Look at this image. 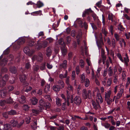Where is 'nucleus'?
<instances>
[{
	"label": "nucleus",
	"instance_id": "obj_1",
	"mask_svg": "<svg viewBox=\"0 0 130 130\" xmlns=\"http://www.w3.org/2000/svg\"><path fill=\"white\" fill-rule=\"evenodd\" d=\"M48 42L46 41H44L43 42L42 44L40 43V41H38L36 44L35 45V48L37 50H40L42 47L44 48L46 47L47 45Z\"/></svg>",
	"mask_w": 130,
	"mask_h": 130
},
{
	"label": "nucleus",
	"instance_id": "obj_2",
	"mask_svg": "<svg viewBox=\"0 0 130 130\" xmlns=\"http://www.w3.org/2000/svg\"><path fill=\"white\" fill-rule=\"evenodd\" d=\"M82 94L83 97L85 99L87 98L90 99L91 98L92 92L90 90L87 91L86 89H84L83 90Z\"/></svg>",
	"mask_w": 130,
	"mask_h": 130
},
{
	"label": "nucleus",
	"instance_id": "obj_3",
	"mask_svg": "<svg viewBox=\"0 0 130 130\" xmlns=\"http://www.w3.org/2000/svg\"><path fill=\"white\" fill-rule=\"evenodd\" d=\"M43 59V55L41 53H38V56H34L32 58L33 61L36 60L37 61L41 62Z\"/></svg>",
	"mask_w": 130,
	"mask_h": 130
},
{
	"label": "nucleus",
	"instance_id": "obj_4",
	"mask_svg": "<svg viewBox=\"0 0 130 130\" xmlns=\"http://www.w3.org/2000/svg\"><path fill=\"white\" fill-rule=\"evenodd\" d=\"M23 51L24 53L29 56H31L33 53V51L30 50L28 47H25L23 49Z\"/></svg>",
	"mask_w": 130,
	"mask_h": 130
},
{
	"label": "nucleus",
	"instance_id": "obj_5",
	"mask_svg": "<svg viewBox=\"0 0 130 130\" xmlns=\"http://www.w3.org/2000/svg\"><path fill=\"white\" fill-rule=\"evenodd\" d=\"M59 66L60 69H66L67 68V61L66 60H64L62 63L59 65Z\"/></svg>",
	"mask_w": 130,
	"mask_h": 130
},
{
	"label": "nucleus",
	"instance_id": "obj_6",
	"mask_svg": "<svg viewBox=\"0 0 130 130\" xmlns=\"http://www.w3.org/2000/svg\"><path fill=\"white\" fill-rule=\"evenodd\" d=\"M64 45L61 47V50L62 56H64L67 54V50L66 48L65 45L63 42Z\"/></svg>",
	"mask_w": 130,
	"mask_h": 130
},
{
	"label": "nucleus",
	"instance_id": "obj_7",
	"mask_svg": "<svg viewBox=\"0 0 130 130\" xmlns=\"http://www.w3.org/2000/svg\"><path fill=\"white\" fill-rule=\"evenodd\" d=\"M74 102L76 105H79L81 102L80 98L78 96H76L74 99Z\"/></svg>",
	"mask_w": 130,
	"mask_h": 130
},
{
	"label": "nucleus",
	"instance_id": "obj_8",
	"mask_svg": "<svg viewBox=\"0 0 130 130\" xmlns=\"http://www.w3.org/2000/svg\"><path fill=\"white\" fill-rule=\"evenodd\" d=\"M123 89L121 88V89L117 93L116 97L115 99V102L118 101V99H120L122 96L123 92Z\"/></svg>",
	"mask_w": 130,
	"mask_h": 130
},
{
	"label": "nucleus",
	"instance_id": "obj_9",
	"mask_svg": "<svg viewBox=\"0 0 130 130\" xmlns=\"http://www.w3.org/2000/svg\"><path fill=\"white\" fill-rule=\"evenodd\" d=\"M99 103L96 102L95 101H92V104L93 108L96 110L100 108Z\"/></svg>",
	"mask_w": 130,
	"mask_h": 130
},
{
	"label": "nucleus",
	"instance_id": "obj_10",
	"mask_svg": "<svg viewBox=\"0 0 130 130\" xmlns=\"http://www.w3.org/2000/svg\"><path fill=\"white\" fill-rule=\"evenodd\" d=\"M96 101L99 102L101 103L103 102V99L100 93H97L96 95Z\"/></svg>",
	"mask_w": 130,
	"mask_h": 130
},
{
	"label": "nucleus",
	"instance_id": "obj_11",
	"mask_svg": "<svg viewBox=\"0 0 130 130\" xmlns=\"http://www.w3.org/2000/svg\"><path fill=\"white\" fill-rule=\"evenodd\" d=\"M30 101L31 103L33 105L36 104L38 102V100L35 97H32L30 99Z\"/></svg>",
	"mask_w": 130,
	"mask_h": 130
},
{
	"label": "nucleus",
	"instance_id": "obj_12",
	"mask_svg": "<svg viewBox=\"0 0 130 130\" xmlns=\"http://www.w3.org/2000/svg\"><path fill=\"white\" fill-rule=\"evenodd\" d=\"M92 11L90 8L86 10L83 12L82 16L83 17H85L87 14H89V13L92 12Z\"/></svg>",
	"mask_w": 130,
	"mask_h": 130
},
{
	"label": "nucleus",
	"instance_id": "obj_13",
	"mask_svg": "<svg viewBox=\"0 0 130 130\" xmlns=\"http://www.w3.org/2000/svg\"><path fill=\"white\" fill-rule=\"evenodd\" d=\"M52 53V47L49 46L47 47L46 50V55L47 57H50Z\"/></svg>",
	"mask_w": 130,
	"mask_h": 130
},
{
	"label": "nucleus",
	"instance_id": "obj_14",
	"mask_svg": "<svg viewBox=\"0 0 130 130\" xmlns=\"http://www.w3.org/2000/svg\"><path fill=\"white\" fill-rule=\"evenodd\" d=\"M57 84L58 86L61 89L63 88L64 87V83L62 80H59L57 82Z\"/></svg>",
	"mask_w": 130,
	"mask_h": 130
},
{
	"label": "nucleus",
	"instance_id": "obj_15",
	"mask_svg": "<svg viewBox=\"0 0 130 130\" xmlns=\"http://www.w3.org/2000/svg\"><path fill=\"white\" fill-rule=\"evenodd\" d=\"M61 88L57 85H54L52 87V89L54 91L57 92L60 91Z\"/></svg>",
	"mask_w": 130,
	"mask_h": 130
},
{
	"label": "nucleus",
	"instance_id": "obj_16",
	"mask_svg": "<svg viewBox=\"0 0 130 130\" xmlns=\"http://www.w3.org/2000/svg\"><path fill=\"white\" fill-rule=\"evenodd\" d=\"M4 130H11V128L10 124H6L3 125Z\"/></svg>",
	"mask_w": 130,
	"mask_h": 130
},
{
	"label": "nucleus",
	"instance_id": "obj_17",
	"mask_svg": "<svg viewBox=\"0 0 130 130\" xmlns=\"http://www.w3.org/2000/svg\"><path fill=\"white\" fill-rule=\"evenodd\" d=\"M26 78V75L24 74H23L20 76V79L21 82L24 83L25 82V80Z\"/></svg>",
	"mask_w": 130,
	"mask_h": 130
},
{
	"label": "nucleus",
	"instance_id": "obj_18",
	"mask_svg": "<svg viewBox=\"0 0 130 130\" xmlns=\"http://www.w3.org/2000/svg\"><path fill=\"white\" fill-rule=\"evenodd\" d=\"M111 93V91L110 90H109L107 92H105L104 96L105 99L110 98Z\"/></svg>",
	"mask_w": 130,
	"mask_h": 130
},
{
	"label": "nucleus",
	"instance_id": "obj_19",
	"mask_svg": "<svg viewBox=\"0 0 130 130\" xmlns=\"http://www.w3.org/2000/svg\"><path fill=\"white\" fill-rule=\"evenodd\" d=\"M11 125L13 127L17 126L18 121L15 120H12L10 122Z\"/></svg>",
	"mask_w": 130,
	"mask_h": 130
},
{
	"label": "nucleus",
	"instance_id": "obj_20",
	"mask_svg": "<svg viewBox=\"0 0 130 130\" xmlns=\"http://www.w3.org/2000/svg\"><path fill=\"white\" fill-rule=\"evenodd\" d=\"M26 98L25 96L22 95L20 98L19 99V102L23 104L26 102Z\"/></svg>",
	"mask_w": 130,
	"mask_h": 130
},
{
	"label": "nucleus",
	"instance_id": "obj_21",
	"mask_svg": "<svg viewBox=\"0 0 130 130\" xmlns=\"http://www.w3.org/2000/svg\"><path fill=\"white\" fill-rule=\"evenodd\" d=\"M6 90L4 88L1 90V96L2 98H4L5 97L6 95Z\"/></svg>",
	"mask_w": 130,
	"mask_h": 130
},
{
	"label": "nucleus",
	"instance_id": "obj_22",
	"mask_svg": "<svg viewBox=\"0 0 130 130\" xmlns=\"http://www.w3.org/2000/svg\"><path fill=\"white\" fill-rule=\"evenodd\" d=\"M31 111L32 112L31 114V115L36 116L39 113V111L36 109H32Z\"/></svg>",
	"mask_w": 130,
	"mask_h": 130
},
{
	"label": "nucleus",
	"instance_id": "obj_23",
	"mask_svg": "<svg viewBox=\"0 0 130 130\" xmlns=\"http://www.w3.org/2000/svg\"><path fill=\"white\" fill-rule=\"evenodd\" d=\"M67 99H66V101L65 100V102H66V103H67V105L69 106L70 105V97L69 95L68 94V91H67Z\"/></svg>",
	"mask_w": 130,
	"mask_h": 130
},
{
	"label": "nucleus",
	"instance_id": "obj_24",
	"mask_svg": "<svg viewBox=\"0 0 130 130\" xmlns=\"http://www.w3.org/2000/svg\"><path fill=\"white\" fill-rule=\"evenodd\" d=\"M56 104L58 106H60L61 105V100L58 97L56 99Z\"/></svg>",
	"mask_w": 130,
	"mask_h": 130
},
{
	"label": "nucleus",
	"instance_id": "obj_25",
	"mask_svg": "<svg viewBox=\"0 0 130 130\" xmlns=\"http://www.w3.org/2000/svg\"><path fill=\"white\" fill-rule=\"evenodd\" d=\"M50 84L46 85L45 86V88L44 89V92L46 93L50 91Z\"/></svg>",
	"mask_w": 130,
	"mask_h": 130
},
{
	"label": "nucleus",
	"instance_id": "obj_26",
	"mask_svg": "<svg viewBox=\"0 0 130 130\" xmlns=\"http://www.w3.org/2000/svg\"><path fill=\"white\" fill-rule=\"evenodd\" d=\"M67 90L69 91H73V87L72 85L70 84L67 85Z\"/></svg>",
	"mask_w": 130,
	"mask_h": 130
},
{
	"label": "nucleus",
	"instance_id": "obj_27",
	"mask_svg": "<svg viewBox=\"0 0 130 130\" xmlns=\"http://www.w3.org/2000/svg\"><path fill=\"white\" fill-rule=\"evenodd\" d=\"M108 74L109 77L112 76L113 75V71L111 67H109L108 70Z\"/></svg>",
	"mask_w": 130,
	"mask_h": 130
},
{
	"label": "nucleus",
	"instance_id": "obj_28",
	"mask_svg": "<svg viewBox=\"0 0 130 130\" xmlns=\"http://www.w3.org/2000/svg\"><path fill=\"white\" fill-rule=\"evenodd\" d=\"M68 75V71L67 70L65 71V73L64 75L63 74H61L59 75V77L61 79H63L64 78H66L67 77Z\"/></svg>",
	"mask_w": 130,
	"mask_h": 130
},
{
	"label": "nucleus",
	"instance_id": "obj_29",
	"mask_svg": "<svg viewBox=\"0 0 130 130\" xmlns=\"http://www.w3.org/2000/svg\"><path fill=\"white\" fill-rule=\"evenodd\" d=\"M119 41V43L120 44V46L122 47L123 46V43L124 47L126 46V43L125 42L123 38H121Z\"/></svg>",
	"mask_w": 130,
	"mask_h": 130
},
{
	"label": "nucleus",
	"instance_id": "obj_30",
	"mask_svg": "<svg viewBox=\"0 0 130 130\" xmlns=\"http://www.w3.org/2000/svg\"><path fill=\"white\" fill-rule=\"evenodd\" d=\"M85 79V75L84 73H83L81 75L80 78V83H84Z\"/></svg>",
	"mask_w": 130,
	"mask_h": 130
},
{
	"label": "nucleus",
	"instance_id": "obj_31",
	"mask_svg": "<svg viewBox=\"0 0 130 130\" xmlns=\"http://www.w3.org/2000/svg\"><path fill=\"white\" fill-rule=\"evenodd\" d=\"M85 83V86L86 87H88L89 86L90 81L89 79L87 78H86L85 79V80L84 82Z\"/></svg>",
	"mask_w": 130,
	"mask_h": 130
},
{
	"label": "nucleus",
	"instance_id": "obj_32",
	"mask_svg": "<svg viewBox=\"0 0 130 130\" xmlns=\"http://www.w3.org/2000/svg\"><path fill=\"white\" fill-rule=\"evenodd\" d=\"M10 72L12 73L15 74L17 72V70L15 67H11L10 69Z\"/></svg>",
	"mask_w": 130,
	"mask_h": 130
},
{
	"label": "nucleus",
	"instance_id": "obj_33",
	"mask_svg": "<svg viewBox=\"0 0 130 130\" xmlns=\"http://www.w3.org/2000/svg\"><path fill=\"white\" fill-rule=\"evenodd\" d=\"M6 103L8 104H12L14 102V101L12 99H11V97H9V98L6 100Z\"/></svg>",
	"mask_w": 130,
	"mask_h": 130
},
{
	"label": "nucleus",
	"instance_id": "obj_34",
	"mask_svg": "<svg viewBox=\"0 0 130 130\" xmlns=\"http://www.w3.org/2000/svg\"><path fill=\"white\" fill-rule=\"evenodd\" d=\"M25 41V39L24 38H19L18 40V44H20L23 43Z\"/></svg>",
	"mask_w": 130,
	"mask_h": 130
},
{
	"label": "nucleus",
	"instance_id": "obj_35",
	"mask_svg": "<svg viewBox=\"0 0 130 130\" xmlns=\"http://www.w3.org/2000/svg\"><path fill=\"white\" fill-rule=\"evenodd\" d=\"M97 45L99 48H101L102 45H103V43L102 40H100L99 41H98L97 42Z\"/></svg>",
	"mask_w": 130,
	"mask_h": 130
},
{
	"label": "nucleus",
	"instance_id": "obj_36",
	"mask_svg": "<svg viewBox=\"0 0 130 130\" xmlns=\"http://www.w3.org/2000/svg\"><path fill=\"white\" fill-rule=\"evenodd\" d=\"M112 83V79L111 78H109L108 79V81L107 82L106 86L109 87L110 86Z\"/></svg>",
	"mask_w": 130,
	"mask_h": 130
},
{
	"label": "nucleus",
	"instance_id": "obj_37",
	"mask_svg": "<svg viewBox=\"0 0 130 130\" xmlns=\"http://www.w3.org/2000/svg\"><path fill=\"white\" fill-rule=\"evenodd\" d=\"M8 113L10 115H14L17 114V112L15 110H12L8 111Z\"/></svg>",
	"mask_w": 130,
	"mask_h": 130
},
{
	"label": "nucleus",
	"instance_id": "obj_38",
	"mask_svg": "<svg viewBox=\"0 0 130 130\" xmlns=\"http://www.w3.org/2000/svg\"><path fill=\"white\" fill-rule=\"evenodd\" d=\"M124 29L123 26L120 24H119L118 26V31H119L120 32L123 31Z\"/></svg>",
	"mask_w": 130,
	"mask_h": 130
},
{
	"label": "nucleus",
	"instance_id": "obj_39",
	"mask_svg": "<svg viewBox=\"0 0 130 130\" xmlns=\"http://www.w3.org/2000/svg\"><path fill=\"white\" fill-rule=\"evenodd\" d=\"M105 100L108 105H110L112 102V99L110 98L105 99Z\"/></svg>",
	"mask_w": 130,
	"mask_h": 130
},
{
	"label": "nucleus",
	"instance_id": "obj_40",
	"mask_svg": "<svg viewBox=\"0 0 130 130\" xmlns=\"http://www.w3.org/2000/svg\"><path fill=\"white\" fill-rule=\"evenodd\" d=\"M102 31L103 34L105 36L106 35L107 32V29L106 27L105 26L103 27L102 29Z\"/></svg>",
	"mask_w": 130,
	"mask_h": 130
},
{
	"label": "nucleus",
	"instance_id": "obj_41",
	"mask_svg": "<svg viewBox=\"0 0 130 130\" xmlns=\"http://www.w3.org/2000/svg\"><path fill=\"white\" fill-rule=\"evenodd\" d=\"M126 57L124 58V61L125 63L128 62H129V59L128 57V55L127 53H126L125 54Z\"/></svg>",
	"mask_w": 130,
	"mask_h": 130
},
{
	"label": "nucleus",
	"instance_id": "obj_42",
	"mask_svg": "<svg viewBox=\"0 0 130 130\" xmlns=\"http://www.w3.org/2000/svg\"><path fill=\"white\" fill-rule=\"evenodd\" d=\"M9 79L8 75L7 74H5L4 76H3L2 78V79L4 80L5 82H7Z\"/></svg>",
	"mask_w": 130,
	"mask_h": 130
},
{
	"label": "nucleus",
	"instance_id": "obj_43",
	"mask_svg": "<svg viewBox=\"0 0 130 130\" xmlns=\"http://www.w3.org/2000/svg\"><path fill=\"white\" fill-rule=\"evenodd\" d=\"M44 98L48 100L50 102H51L52 101V99L50 97V95H45L44 96Z\"/></svg>",
	"mask_w": 130,
	"mask_h": 130
},
{
	"label": "nucleus",
	"instance_id": "obj_44",
	"mask_svg": "<svg viewBox=\"0 0 130 130\" xmlns=\"http://www.w3.org/2000/svg\"><path fill=\"white\" fill-rule=\"evenodd\" d=\"M45 102H46L44 101L43 99H41L39 101L40 105L44 106Z\"/></svg>",
	"mask_w": 130,
	"mask_h": 130
},
{
	"label": "nucleus",
	"instance_id": "obj_45",
	"mask_svg": "<svg viewBox=\"0 0 130 130\" xmlns=\"http://www.w3.org/2000/svg\"><path fill=\"white\" fill-rule=\"evenodd\" d=\"M75 71H73L72 72L71 75V80H75Z\"/></svg>",
	"mask_w": 130,
	"mask_h": 130
},
{
	"label": "nucleus",
	"instance_id": "obj_46",
	"mask_svg": "<svg viewBox=\"0 0 130 130\" xmlns=\"http://www.w3.org/2000/svg\"><path fill=\"white\" fill-rule=\"evenodd\" d=\"M114 16L112 13H109L108 15V19L109 20H110L112 21H113V18Z\"/></svg>",
	"mask_w": 130,
	"mask_h": 130
},
{
	"label": "nucleus",
	"instance_id": "obj_47",
	"mask_svg": "<svg viewBox=\"0 0 130 130\" xmlns=\"http://www.w3.org/2000/svg\"><path fill=\"white\" fill-rule=\"evenodd\" d=\"M6 84V82L3 79L0 80V87H2L5 86Z\"/></svg>",
	"mask_w": 130,
	"mask_h": 130
},
{
	"label": "nucleus",
	"instance_id": "obj_48",
	"mask_svg": "<svg viewBox=\"0 0 130 130\" xmlns=\"http://www.w3.org/2000/svg\"><path fill=\"white\" fill-rule=\"evenodd\" d=\"M23 108L24 110L26 111L29 110V107L27 105H23Z\"/></svg>",
	"mask_w": 130,
	"mask_h": 130
},
{
	"label": "nucleus",
	"instance_id": "obj_49",
	"mask_svg": "<svg viewBox=\"0 0 130 130\" xmlns=\"http://www.w3.org/2000/svg\"><path fill=\"white\" fill-rule=\"evenodd\" d=\"M115 37L117 41H119L121 38L120 37L119 35L117 33L114 34Z\"/></svg>",
	"mask_w": 130,
	"mask_h": 130
},
{
	"label": "nucleus",
	"instance_id": "obj_50",
	"mask_svg": "<svg viewBox=\"0 0 130 130\" xmlns=\"http://www.w3.org/2000/svg\"><path fill=\"white\" fill-rule=\"evenodd\" d=\"M103 126H104L106 128L108 129L110 126V124L108 122H106L103 124Z\"/></svg>",
	"mask_w": 130,
	"mask_h": 130
},
{
	"label": "nucleus",
	"instance_id": "obj_51",
	"mask_svg": "<svg viewBox=\"0 0 130 130\" xmlns=\"http://www.w3.org/2000/svg\"><path fill=\"white\" fill-rule=\"evenodd\" d=\"M37 5L38 8H40L43 6V4L40 1H39L38 2Z\"/></svg>",
	"mask_w": 130,
	"mask_h": 130
},
{
	"label": "nucleus",
	"instance_id": "obj_52",
	"mask_svg": "<svg viewBox=\"0 0 130 130\" xmlns=\"http://www.w3.org/2000/svg\"><path fill=\"white\" fill-rule=\"evenodd\" d=\"M111 45L112 47L114 48L116 46V41L114 39H113L111 40Z\"/></svg>",
	"mask_w": 130,
	"mask_h": 130
},
{
	"label": "nucleus",
	"instance_id": "obj_53",
	"mask_svg": "<svg viewBox=\"0 0 130 130\" xmlns=\"http://www.w3.org/2000/svg\"><path fill=\"white\" fill-rule=\"evenodd\" d=\"M24 122V121L23 120H22L19 123L17 124V127L18 128L20 127L23 125Z\"/></svg>",
	"mask_w": 130,
	"mask_h": 130
},
{
	"label": "nucleus",
	"instance_id": "obj_54",
	"mask_svg": "<svg viewBox=\"0 0 130 130\" xmlns=\"http://www.w3.org/2000/svg\"><path fill=\"white\" fill-rule=\"evenodd\" d=\"M31 118L28 116L26 117L25 119L26 123L27 124H28L29 123L30 121Z\"/></svg>",
	"mask_w": 130,
	"mask_h": 130
},
{
	"label": "nucleus",
	"instance_id": "obj_55",
	"mask_svg": "<svg viewBox=\"0 0 130 130\" xmlns=\"http://www.w3.org/2000/svg\"><path fill=\"white\" fill-rule=\"evenodd\" d=\"M32 13L36 14V15H42L41 11V10L34 12Z\"/></svg>",
	"mask_w": 130,
	"mask_h": 130
},
{
	"label": "nucleus",
	"instance_id": "obj_56",
	"mask_svg": "<svg viewBox=\"0 0 130 130\" xmlns=\"http://www.w3.org/2000/svg\"><path fill=\"white\" fill-rule=\"evenodd\" d=\"M109 30L111 34L112 35L114 32L113 26L112 25H111L109 28Z\"/></svg>",
	"mask_w": 130,
	"mask_h": 130
},
{
	"label": "nucleus",
	"instance_id": "obj_57",
	"mask_svg": "<svg viewBox=\"0 0 130 130\" xmlns=\"http://www.w3.org/2000/svg\"><path fill=\"white\" fill-rule=\"evenodd\" d=\"M6 103V101L5 100H1L0 101V105L1 106L4 105Z\"/></svg>",
	"mask_w": 130,
	"mask_h": 130
},
{
	"label": "nucleus",
	"instance_id": "obj_58",
	"mask_svg": "<svg viewBox=\"0 0 130 130\" xmlns=\"http://www.w3.org/2000/svg\"><path fill=\"white\" fill-rule=\"evenodd\" d=\"M40 69L42 70L45 69V63L42 64L40 67Z\"/></svg>",
	"mask_w": 130,
	"mask_h": 130
},
{
	"label": "nucleus",
	"instance_id": "obj_59",
	"mask_svg": "<svg viewBox=\"0 0 130 130\" xmlns=\"http://www.w3.org/2000/svg\"><path fill=\"white\" fill-rule=\"evenodd\" d=\"M93 29L94 30H96L97 29V27L94 23H90Z\"/></svg>",
	"mask_w": 130,
	"mask_h": 130
},
{
	"label": "nucleus",
	"instance_id": "obj_60",
	"mask_svg": "<svg viewBox=\"0 0 130 130\" xmlns=\"http://www.w3.org/2000/svg\"><path fill=\"white\" fill-rule=\"evenodd\" d=\"M96 22L98 27L99 28H101V22L100 21L99 19H98L97 20L95 21Z\"/></svg>",
	"mask_w": 130,
	"mask_h": 130
},
{
	"label": "nucleus",
	"instance_id": "obj_61",
	"mask_svg": "<svg viewBox=\"0 0 130 130\" xmlns=\"http://www.w3.org/2000/svg\"><path fill=\"white\" fill-rule=\"evenodd\" d=\"M51 104L48 102H45L44 106L46 108H49L51 107Z\"/></svg>",
	"mask_w": 130,
	"mask_h": 130
},
{
	"label": "nucleus",
	"instance_id": "obj_62",
	"mask_svg": "<svg viewBox=\"0 0 130 130\" xmlns=\"http://www.w3.org/2000/svg\"><path fill=\"white\" fill-rule=\"evenodd\" d=\"M71 38L69 36L67 37L66 39V42L67 44H68L70 43Z\"/></svg>",
	"mask_w": 130,
	"mask_h": 130
},
{
	"label": "nucleus",
	"instance_id": "obj_63",
	"mask_svg": "<svg viewBox=\"0 0 130 130\" xmlns=\"http://www.w3.org/2000/svg\"><path fill=\"white\" fill-rule=\"evenodd\" d=\"M117 56L119 58L120 60L122 62H123V60L122 57L121 56V54L119 53L117 54Z\"/></svg>",
	"mask_w": 130,
	"mask_h": 130
},
{
	"label": "nucleus",
	"instance_id": "obj_64",
	"mask_svg": "<svg viewBox=\"0 0 130 130\" xmlns=\"http://www.w3.org/2000/svg\"><path fill=\"white\" fill-rule=\"evenodd\" d=\"M80 64L81 67L83 68L84 66V63L83 60L81 59L80 60Z\"/></svg>",
	"mask_w": 130,
	"mask_h": 130
}]
</instances>
